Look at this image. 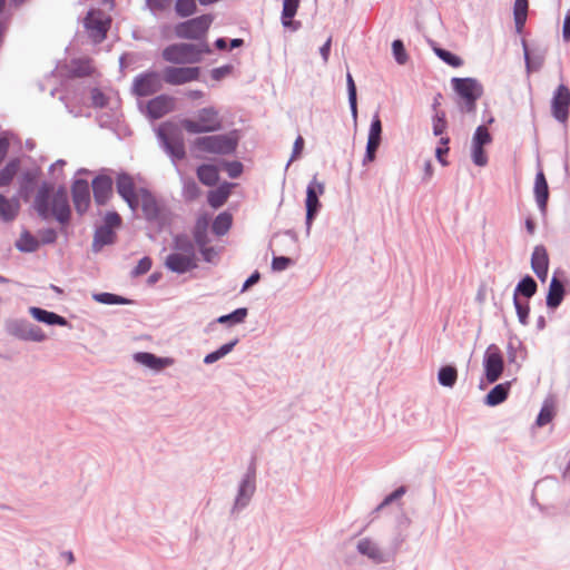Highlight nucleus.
I'll list each match as a JSON object with an SVG mask.
<instances>
[{"instance_id":"1","label":"nucleus","mask_w":570,"mask_h":570,"mask_svg":"<svg viewBox=\"0 0 570 570\" xmlns=\"http://www.w3.org/2000/svg\"><path fill=\"white\" fill-rule=\"evenodd\" d=\"M141 212L144 219L158 233L171 224V212L166 204L159 200L147 187H139Z\"/></svg>"},{"instance_id":"2","label":"nucleus","mask_w":570,"mask_h":570,"mask_svg":"<svg viewBox=\"0 0 570 570\" xmlns=\"http://www.w3.org/2000/svg\"><path fill=\"white\" fill-rule=\"evenodd\" d=\"M451 87L456 95V106L462 114H475L476 102L483 96V85L473 77H453Z\"/></svg>"},{"instance_id":"3","label":"nucleus","mask_w":570,"mask_h":570,"mask_svg":"<svg viewBox=\"0 0 570 570\" xmlns=\"http://www.w3.org/2000/svg\"><path fill=\"white\" fill-rule=\"evenodd\" d=\"M212 53L206 41L200 43L179 42L167 46L161 57L165 61L174 65H194L202 61V56Z\"/></svg>"},{"instance_id":"4","label":"nucleus","mask_w":570,"mask_h":570,"mask_svg":"<svg viewBox=\"0 0 570 570\" xmlns=\"http://www.w3.org/2000/svg\"><path fill=\"white\" fill-rule=\"evenodd\" d=\"M239 140L240 131L233 129L226 134L197 137L193 142V147L204 153L232 155L236 151Z\"/></svg>"},{"instance_id":"5","label":"nucleus","mask_w":570,"mask_h":570,"mask_svg":"<svg viewBox=\"0 0 570 570\" xmlns=\"http://www.w3.org/2000/svg\"><path fill=\"white\" fill-rule=\"evenodd\" d=\"M51 218L59 224V230L61 234L68 233L72 218V209L68 189L65 185H60L57 188L55 187L49 205V219Z\"/></svg>"},{"instance_id":"6","label":"nucleus","mask_w":570,"mask_h":570,"mask_svg":"<svg viewBox=\"0 0 570 570\" xmlns=\"http://www.w3.org/2000/svg\"><path fill=\"white\" fill-rule=\"evenodd\" d=\"M4 331L9 336L23 342L41 343L48 338L41 327L26 318H7Z\"/></svg>"},{"instance_id":"7","label":"nucleus","mask_w":570,"mask_h":570,"mask_svg":"<svg viewBox=\"0 0 570 570\" xmlns=\"http://www.w3.org/2000/svg\"><path fill=\"white\" fill-rule=\"evenodd\" d=\"M181 126L189 134H205L220 130L222 121L215 107H205L198 111L197 120L185 118Z\"/></svg>"},{"instance_id":"8","label":"nucleus","mask_w":570,"mask_h":570,"mask_svg":"<svg viewBox=\"0 0 570 570\" xmlns=\"http://www.w3.org/2000/svg\"><path fill=\"white\" fill-rule=\"evenodd\" d=\"M173 126L169 122H164L159 125L157 128V137L159 139L160 146L168 154L171 161L176 164L185 159L186 149L183 138L177 132L171 131Z\"/></svg>"},{"instance_id":"9","label":"nucleus","mask_w":570,"mask_h":570,"mask_svg":"<svg viewBox=\"0 0 570 570\" xmlns=\"http://www.w3.org/2000/svg\"><path fill=\"white\" fill-rule=\"evenodd\" d=\"M214 17L209 13L178 22L175 26V35L177 38L187 40H199L205 37L210 28Z\"/></svg>"},{"instance_id":"10","label":"nucleus","mask_w":570,"mask_h":570,"mask_svg":"<svg viewBox=\"0 0 570 570\" xmlns=\"http://www.w3.org/2000/svg\"><path fill=\"white\" fill-rule=\"evenodd\" d=\"M570 292V278L561 268H557L550 279L548 293L546 295V305L548 309L556 311Z\"/></svg>"},{"instance_id":"11","label":"nucleus","mask_w":570,"mask_h":570,"mask_svg":"<svg viewBox=\"0 0 570 570\" xmlns=\"http://www.w3.org/2000/svg\"><path fill=\"white\" fill-rule=\"evenodd\" d=\"M316 176L317 175H315L313 177V179L308 183V185L306 187L305 225H306L307 234H309L312 224L322 208V204L320 202V196H322L325 191L324 183L317 181Z\"/></svg>"},{"instance_id":"12","label":"nucleus","mask_w":570,"mask_h":570,"mask_svg":"<svg viewBox=\"0 0 570 570\" xmlns=\"http://www.w3.org/2000/svg\"><path fill=\"white\" fill-rule=\"evenodd\" d=\"M483 375L488 384L495 383L504 371V358L495 344H490L483 355Z\"/></svg>"},{"instance_id":"13","label":"nucleus","mask_w":570,"mask_h":570,"mask_svg":"<svg viewBox=\"0 0 570 570\" xmlns=\"http://www.w3.org/2000/svg\"><path fill=\"white\" fill-rule=\"evenodd\" d=\"M110 18L104 17L101 10L90 9L83 20V26L88 31L89 38L95 43H100L107 38L110 28Z\"/></svg>"},{"instance_id":"14","label":"nucleus","mask_w":570,"mask_h":570,"mask_svg":"<svg viewBox=\"0 0 570 570\" xmlns=\"http://www.w3.org/2000/svg\"><path fill=\"white\" fill-rule=\"evenodd\" d=\"M161 88L160 75L148 70L134 78L131 91L136 97H148L158 92Z\"/></svg>"},{"instance_id":"15","label":"nucleus","mask_w":570,"mask_h":570,"mask_svg":"<svg viewBox=\"0 0 570 570\" xmlns=\"http://www.w3.org/2000/svg\"><path fill=\"white\" fill-rule=\"evenodd\" d=\"M570 111V89L564 83H560L553 91L551 99V114L553 118L566 124Z\"/></svg>"},{"instance_id":"16","label":"nucleus","mask_w":570,"mask_h":570,"mask_svg":"<svg viewBox=\"0 0 570 570\" xmlns=\"http://www.w3.org/2000/svg\"><path fill=\"white\" fill-rule=\"evenodd\" d=\"M200 77L199 67L168 66L163 71V79L166 83L179 86L198 80Z\"/></svg>"},{"instance_id":"17","label":"nucleus","mask_w":570,"mask_h":570,"mask_svg":"<svg viewBox=\"0 0 570 570\" xmlns=\"http://www.w3.org/2000/svg\"><path fill=\"white\" fill-rule=\"evenodd\" d=\"M41 175V168L35 166L24 169L19 176L17 194L24 203H28L37 190Z\"/></svg>"},{"instance_id":"18","label":"nucleus","mask_w":570,"mask_h":570,"mask_svg":"<svg viewBox=\"0 0 570 570\" xmlns=\"http://www.w3.org/2000/svg\"><path fill=\"white\" fill-rule=\"evenodd\" d=\"M55 191L52 181L43 180L38 184L32 208L42 220H49V205Z\"/></svg>"},{"instance_id":"19","label":"nucleus","mask_w":570,"mask_h":570,"mask_svg":"<svg viewBox=\"0 0 570 570\" xmlns=\"http://www.w3.org/2000/svg\"><path fill=\"white\" fill-rule=\"evenodd\" d=\"M71 198L78 215L82 216L90 207V187L85 178H75L71 184Z\"/></svg>"},{"instance_id":"20","label":"nucleus","mask_w":570,"mask_h":570,"mask_svg":"<svg viewBox=\"0 0 570 570\" xmlns=\"http://www.w3.org/2000/svg\"><path fill=\"white\" fill-rule=\"evenodd\" d=\"M197 257H191L186 254L173 252L166 257L164 266L171 273L183 275L197 268Z\"/></svg>"},{"instance_id":"21","label":"nucleus","mask_w":570,"mask_h":570,"mask_svg":"<svg viewBox=\"0 0 570 570\" xmlns=\"http://www.w3.org/2000/svg\"><path fill=\"white\" fill-rule=\"evenodd\" d=\"M112 178L105 174H98L91 181L94 199L98 206H105L112 196Z\"/></svg>"},{"instance_id":"22","label":"nucleus","mask_w":570,"mask_h":570,"mask_svg":"<svg viewBox=\"0 0 570 570\" xmlns=\"http://www.w3.org/2000/svg\"><path fill=\"white\" fill-rule=\"evenodd\" d=\"M255 491H256V481L242 478V480L238 484L237 494H236V498L234 501V505L230 510V513L236 514L239 511H242L243 509H245L249 504Z\"/></svg>"},{"instance_id":"23","label":"nucleus","mask_w":570,"mask_h":570,"mask_svg":"<svg viewBox=\"0 0 570 570\" xmlns=\"http://www.w3.org/2000/svg\"><path fill=\"white\" fill-rule=\"evenodd\" d=\"M534 198L542 216L547 215L548 202L550 197L549 185L542 169L538 170L533 187Z\"/></svg>"},{"instance_id":"24","label":"nucleus","mask_w":570,"mask_h":570,"mask_svg":"<svg viewBox=\"0 0 570 570\" xmlns=\"http://www.w3.org/2000/svg\"><path fill=\"white\" fill-rule=\"evenodd\" d=\"M28 312L31 317L39 323L49 326L71 327L70 322L66 317L42 307L30 306Z\"/></svg>"},{"instance_id":"25","label":"nucleus","mask_w":570,"mask_h":570,"mask_svg":"<svg viewBox=\"0 0 570 570\" xmlns=\"http://www.w3.org/2000/svg\"><path fill=\"white\" fill-rule=\"evenodd\" d=\"M134 360L135 362L156 372H159L174 364V358L158 356L150 352H137L134 354Z\"/></svg>"},{"instance_id":"26","label":"nucleus","mask_w":570,"mask_h":570,"mask_svg":"<svg viewBox=\"0 0 570 570\" xmlns=\"http://www.w3.org/2000/svg\"><path fill=\"white\" fill-rule=\"evenodd\" d=\"M174 99L168 95H159L147 102V114L151 119H160L171 111Z\"/></svg>"},{"instance_id":"27","label":"nucleus","mask_w":570,"mask_h":570,"mask_svg":"<svg viewBox=\"0 0 570 570\" xmlns=\"http://www.w3.org/2000/svg\"><path fill=\"white\" fill-rule=\"evenodd\" d=\"M234 186V183L224 181L215 189L209 190L207 194L208 205L214 209H218L224 206L228 200Z\"/></svg>"},{"instance_id":"28","label":"nucleus","mask_w":570,"mask_h":570,"mask_svg":"<svg viewBox=\"0 0 570 570\" xmlns=\"http://www.w3.org/2000/svg\"><path fill=\"white\" fill-rule=\"evenodd\" d=\"M356 550L360 554L367 557L374 563H384L387 561V558L382 552V550L374 543L371 539L364 538L360 540L356 544Z\"/></svg>"},{"instance_id":"29","label":"nucleus","mask_w":570,"mask_h":570,"mask_svg":"<svg viewBox=\"0 0 570 570\" xmlns=\"http://www.w3.org/2000/svg\"><path fill=\"white\" fill-rule=\"evenodd\" d=\"M117 240V234L114 229L108 226H98L95 230L92 240V252L98 253L105 246L112 245Z\"/></svg>"},{"instance_id":"30","label":"nucleus","mask_w":570,"mask_h":570,"mask_svg":"<svg viewBox=\"0 0 570 570\" xmlns=\"http://www.w3.org/2000/svg\"><path fill=\"white\" fill-rule=\"evenodd\" d=\"M20 212V203L17 197L8 198L0 194V219L3 223L13 222Z\"/></svg>"},{"instance_id":"31","label":"nucleus","mask_w":570,"mask_h":570,"mask_svg":"<svg viewBox=\"0 0 570 570\" xmlns=\"http://www.w3.org/2000/svg\"><path fill=\"white\" fill-rule=\"evenodd\" d=\"M90 62L91 60L89 58L71 59L67 67V76L72 79L91 76L94 73V68Z\"/></svg>"},{"instance_id":"32","label":"nucleus","mask_w":570,"mask_h":570,"mask_svg":"<svg viewBox=\"0 0 570 570\" xmlns=\"http://www.w3.org/2000/svg\"><path fill=\"white\" fill-rule=\"evenodd\" d=\"M537 292L538 283L531 275L527 274L523 277H521L520 281L518 282L513 292V297L520 299L522 297L525 301H529L537 294Z\"/></svg>"},{"instance_id":"33","label":"nucleus","mask_w":570,"mask_h":570,"mask_svg":"<svg viewBox=\"0 0 570 570\" xmlns=\"http://www.w3.org/2000/svg\"><path fill=\"white\" fill-rule=\"evenodd\" d=\"M510 389L511 382H504L494 385L484 396V404L488 406L500 405L508 399Z\"/></svg>"},{"instance_id":"34","label":"nucleus","mask_w":570,"mask_h":570,"mask_svg":"<svg viewBox=\"0 0 570 570\" xmlns=\"http://www.w3.org/2000/svg\"><path fill=\"white\" fill-rule=\"evenodd\" d=\"M209 218L206 215L199 216L193 227V238L197 247L208 245L210 239L208 237Z\"/></svg>"},{"instance_id":"35","label":"nucleus","mask_w":570,"mask_h":570,"mask_svg":"<svg viewBox=\"0 0 570 570\" xmlns=\"http://www.w3.org/2000/svg\"><path fill=\"white\" fill-rule=\"evenodd\" d=\"M171 248L174 252L186 254L191 257H197L196 245L186 233H178L173 236Z\"/></svg>"},{"instance_id":"36","label":"nucleus","mask_w":570,"mask_h":570,"mask_svg":"<svg viewBox=\"0 0 570 570\" xmlns=\"http://www.w3.org/2000/svg\"><path fill=\"white\" fill-rule=\"evenodd\" d=\"M116 190L124 198L138 193L134 178L127 171H120L116 176Z\"/></svg>"},{"instance_id":"37","label":"nucleus","mask_w":570,"mask_h":570,"mask_svg":"<svg viewBox=\"0 0 570 570\" xmlns=\"http://www.w3.org/2000/svg\"><path fill=\"white\" fill-rule=\"evenodd\" d=\"M196 173L199 181L207 187L216 186L219 180V173L215 165L202 164Z\"/></svg>"},{"instance_id":"38","label":"nucleus","mask_w":570,"mask_h":570,"mask_svg":"<svg viewBox=\"0 0 570 570\" xmlns=\"http://www.w3.org/2000/svg\"><path fill=\"white\" fill-rule=\"evenodd\" d=\"M248 315V308L247 307H238L234 309L233 312L228 314H224L218 316L213 323L209 325H213L214 323L223 324L228 327L242 324L245 322L246 317Z\"/></svg>"},{"instance_id":"39","label":"nucleus","mask_w":570,"mask_h":570,"mask_svg":"<svg viewBox=\"0 0 570 570\" xmlns=\"http://www.w3.org/2000/svg\"><path fill=\"white\" fill-rule=\"evenodd\" d=\"M92 299L97 303L105 304V305H131L135 304L134 299H130L128 297L109 293V292H101V293H94Z\"/></svg>"},{"instance_id":"40","label":"nucleus","mask_w":570,"mask_h":570,"mask_svg":"<svg viewBox=\"0 0 570 570\" xmlns=\"http://www.w3.org/2000/svg\"><path fill=\"white\" fill-rule=\"evenodd\" d=\"M39 247V239L28 229H24L16 242V248L21 253H35Z\"/></svg>"},{"instance_id":"41","label":"nucleus","mask_w":570,"mask_h":570,"mask_svg":"<svg viewBox=\"0 0 570 570\" xmlns=\"http://www.w3.org/2000/svg\"><path fill=\"white\" fill-rule=\"evenodd\" d=\"M458 381V370L453 364L442 365L438 371V382L444 387H453Z\"/></svg>"},{"instance_id":"42","label":"nucleus","mask_w":570,"mask_h":570,"mask_svg":"<svg viewBox=\"0 0 570 570\" xmlns=\"http://www.w3.org/2000/svg\"><path fill=\"white\" fill-rule=\"evenodd\" d=\"M233 225V216L229 212H222L219 213L213 224H212V232L216 236H224L228 233Z\"/></svg>"},{"instance_id":"43","label":"nucleus","mask_w":570,"mask_h":570,"mask_svg":"<svg viewBox=\"0 0 570 570\" xmlns=\"http://www.w3.org/2000/svg\"><path fill=\"white\" fill-rule=\"evenodd\" d=\"M20 168V159L11 158L3 168L0 169V187L9 186Z\"/></svg>"},{"instance_id":"44","label":"nucleus","mask_w":570,"mask_h":570,"mask_svg":"<svg viewBox=\"0 0 570 570\" xmlns=\"http://www.w3.org/2000/svg\"><path fill=\"white\" fill-rule=\"evenodd\" d=\"M522 48H523V55H524V62H525V69L528 73L539 71L544 62V57L542 55H531L529 51L528 43L524 39L521 40Z\"/></svg>"},{"instance_id":"45","label":"nucleus","mask_w":570,"mask_h":570,"mask_svg":"<svg viewBox=\"0 0 570 570\" xmlns=\"http://www.w3.org/2000/svg\"><path fill=\"white\" fill-rule=\"evenodd\" d=\"M238 342H239V340L236 337V338L232 340L230 342L223 344L217 350L206 354L204 357V363L207 365L214 364L215 362L225 357L228 353H230L234 350V347L238 344Z\"/></svg>"},{"instance_id":"46","label":"nucleus","mask_w":570,"mask_h":570,"mask_svg":"<svg viewBox=\"0 0 570 570\" xmlns=\"http://www.w3.org/2000/svg\"><path fill=\"white\" fill-rule=\"evenodd\" d=\"M433 51L438 58H440L444 63L453 68H459L464 63L463 59L460 56L448 49L439 47L435 43H433Z\"/></svg>"},{"instance_id":"47","label":"nucleus","mask_w":570,"mask_h":570,"mask_svg":"<svg viewBox=\"0 0 570 570\" xmlns=\"http://www.w3.org/2000/svg\"><path fill=\"white\" fill-rule=\"evenodd\" d=\"M347 99L351 109V115L356 124L357 121V88L355 81L350 72L346 75Z\"/></svg>"},{"instance_id":"48","label":"nucleus","mask_w":570,"mask_h":570,"mask_svg":"<svg viewBox=\"0 0 570 570\" xmlns=\"http://www.w3.org/2000/svg\"><path fill=\"white\" fill-rule=\"evenodd\" d=\"M549 268V255L547 248L543 245H537L533 248L531 255V268L532 271Z\"/></svg>"},{"instance_id":"49","label":"nucleus","mask_w":570,"mask_h":570,"mask_svg":"<svg viewBox=\"0 0 570 570\" xmlns=\"http://www.w3.org/2000/svg\"><path fill=\"white\" fill-rule=\"evenodd\" d=\"M175 12L180 18L191 17L197 12L196 0H176Z\"/></svg>"},{"instance_id":"50","label":"nucleus","mask_w":570,"mask_h":570,"mask_svg":"<svg viewBox=\"0 0 570 570\" xmlns=\"http://www.w3.org/2000/svg\"><path fill=\"white\" fill-rule=\"evenodd\" d=\"M382 130H383L382 121L380 118V112L377 110L372 117V120L370 124V129H368V135H367V140L381 144L382 142Z\"/></svg>"},{"instance_id":"51","label":"nucleus","mask_w":570,"mask_h":570,"mask_svg":"<svg viewBox=\"0 0 570 570\" xmlns=\"http://www.w3.org/2000/svg\"><path fill=\"white\" fill-rule=\"evenodd\" d=\"M513 305L520 324L528 325L530 315L529 301L522 302L520 298L513 297Z\"/></svg>"},{"instance_id":"52","label":"nucleus","mask_w":570,"mask_h":570,"mask_svg":"<svg viewBox=\"0 0 570 570\" xmlns=\"http://www.w3.org/2000/svg\"><path fill=\"white\" fill-rule=\"evenodd\" d=\"M448 128L446 115L444 111H436L432 116V131L434 136H442Z\"/></svg>"},{"instance_id":"53","label":"nucleus","mask_w":570,"mask_h":570,"mask_svg":"<svg viewBox=\"0 0 570 570\" xmlns=\"http://www.w3.org/2000/svg\"><path fill=\"white\" fill-rule=\"evenodd\" d=\"M492 142V136L484 125H480L472 136V145L487 146Z\"/></svg>"},{"instance_id":"54","label":"nucleus","mask_w":570,"mask_h":570,"mask_svg":"<svg viewBox=\"0 0 570 570\" xmlns=\"http://www.w3.org/2000/svg\"><path fill=\"white\" fill-rule=\"evenodd\" d=\"M392 53L395 59V61L399 65L406 63L409 56L406 53V49L404 46V42L401 39H395L392 42Z\"/></svg>"},{"instance_id":"55","label":"nucleus","mask_w":570,"mask_h":570,"mask_svg":"<svg viewBox=\"0 0 570 570\" xmlns=\"http://www.w3.org/2000/svg\"><path fill=\"white\" fill-rule=\"evenodd\" d=\"M406 492V487L401 485L396 488L394 491H392L390 494H387L383 501L374 509L373 513H376L381 511L386 505L393 503L394 501L401 499Z\"/></svg>"},{"instance_id":"56","label":"nucleus","mask_w":570,"mask_h":570,"mask_svg":"<svg viewBox=\"0 0 570 570\" xmlns=\"http://www.w3.org/2000/svg\"><path fill=\"white\" fill-rule=\"evenodd\" d=\"M471 158L475 166L484 167L488 165L489 158L484 146L472 145Z\"/></svg>"},{"instance_id":"57","label":"nucleus","mask_w":570,"mask_h":570,"mask_svg":"<svg viewBox=\"0 0 570 570\" xmlns=\"http://www.w3.org/2000/svg\"><path fill=\"white\" fill-rule=\"evenodd\" d=\"M153 266V259L149 256H144L138 261V264L130 272L131 277H139L150 271Z\"/></svg>"},{"instance_id":"58","label":"nucleus","mask_w":570,"mask_h":570,"mask_svg":"<svg viewBox=\"0 0 570 570\" xmlns=\"http://www.w3.org/2000/svg\"><path fill=\"white\" fill-rule=\"evenodd\" d=\"M295 264V261L288 256H273L272 259V269L274 272H283L287 269L288 267L293 266Z\"/></svg>"},{"instance_id":"59","label":"nucleus","mask_w":570,"mask_h":570,"mask_svg":"<svg viewBox=\"0 0 570 570\" xmlns=\"http://www.w3.org/2000/svg\"><path fill=\"white\" fill-rule=\"evenodd\" d=\"M40 245H52L58 239V232L52 227H47L39 230Z\"/></svg>"},{"instance_id":"60","label":"nucleus","mask_w":570,"mask_h":570,"mask_svg":"<svg viewBox=\"0 0 570 570\" xmlns=\"http://www.w3.org/2000/svg\"><path fill=\"white\" fill-rule=\"evenodd\" d=\"M224 169L233 179L240 177L244 171V165L238 160L224 161Z\"/></svg>"},{"instance_id":"61","label":"nucleus","mask_w":570,"mask_h":570,"mask_svg":"<svg viewBox=\"0 0 570 570\" xmlns=\"http://www.w3.org/2000/svg\"><path fill=\"white\" fill-rule=\"evenodd\" d=\"M554 416V410L551 406L543 405L535 419L538 426H544L552 421Z\"/></svg>"},{"instance_id":"62","label":"nucleus","mask_w":570,"mask_h":570,"mask_svg":"<svg viewBox=\"0 0 570 570\" xmlns=\"http://www.w3.org/2000/svg\"><path fill=\"white\" fill-rule=\"evenodd\" d=\"M122 224V218L121 216L115 212V210H110V212H107L105 217H104V224L101 226H108V228H111V229H116V228H119Z\"/></svg>"},{"instance_id":"63","label":"nucleus","mask_w":570,"mask_h":570,"mask_svg":"<svg viewBox=\"0 0 570 570\" xmlns=\"http://www.w3.org/2000/svg\"><path fill=\"white\" fill-rule=\"evenodd\" d=\"M381 144L374 141H366L365 154L362 160L363 166L372 163L376 158V153L380 148Z\"/></svg>"},{"instance_id":"64","label":"nucleus","mask_w":570,"mask_h":570,"mask_svg":"<svg viewBox=\"0 0 570 570\" xmlns=\"http://www.w3.org/2000/svg\"><path fill=\"white\" fill-rule=\"evenodd\" d=\"M91 104L96 108H105L108 105V97L99 89L92 88L90 92Z\"/></svg>"}]
</instances>
